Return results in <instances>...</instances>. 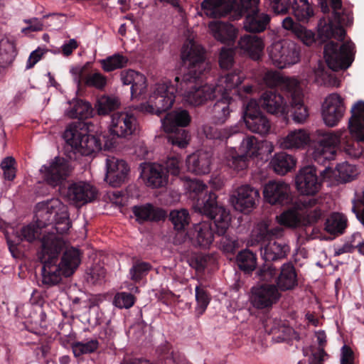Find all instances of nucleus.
Segmentation results:
<instances>
[{
    "mask_svg": "<svg viewBox=\"0 0 364 364\" xmlns=\"http://www.w3.org/2000/svg\"><path fill=\"white\" fill-rule=\"evenodd\" d=\"M244 79L243 75L237 70L221 75L215 85H214L216 94L229 95L228 92L237 88Z\"/></svg>",
    "mask_w": 364,
    "mask_h": 364,
    "instance_id": "nucleus-34",
    "label": "nucleus"
},
{
    "mask_svg": "<svg viewBox=\"0 0 364 364\" xmlns=\"http://www.w3.org/2000/svg\"><path fill=\"white\" fill-rule=\"evenodd\" d=\"M169 219L177 230H183L190 223V216L187 210H173L169 214Z\"/></svg>",
    "mask_w": 364,
    "mask_h": 364,
    "instance_id": "nucleus-56",
    "label": "nucleus"
},
{
    "mask_svg": "<svg viewBox=\"0 0 364 364\" xmlns=\"http://www.w3.org/2000/svg\"><path fill=\"white\" fill-rule=\"evenodd\" d=\"M128 62V58L120 53H115L100 60L103 70L107 73L126 67Z\"/></svg>",
    "mask_w": 364,
    "mask_h": 364,
    "instance_id": "nucleus-51",
    "label": "nucleus"
},
{
    "mask_svg": "<svg viewBox=\"0 0 364 364\" xmlns=\"http://www.w3.org/2000/svg\"><path fill=\"white\" fill-rule=\"evenodd\" d=\"M237 107V102L229 95H221L212 109L213 119L216 124H223Z\"/></svg>",
    "mask_w": 364,
    "mask_h": 364,
    "instance_id": "nucleus-30",
    "label": "nucleus"
},
{
    "mask_svg": "<svg viewBox=\"0 0 364 364\" xmlns=\"http://www.w3.org/2000/svg\"><path fill=\"white\" fill-rule=\"evenodd\" d=\"M132 212L136 220L139 223L147 220L159 221L164 219L166 216L164 210L150 203L135 205L132 208Z\"/></svg>",
    "mask_w": 364,
    "mask_h": 364,
    "instance_id": "nucleus-35",
    "label": "nucleus"
},
{
    "mask_svg": "<svg viewBox=\"0 0 364 364\" xmlns=\"http://www.w3.org/2000/svg\"><path fill=\"white\" fill-rule=\"evenodd\" d=\"M137 128L138 122L132 113L121 112L111 116L109 132L113 136L126 137L134 134Z\"/></svg>",
    "mask_w": 364,
    "mask_h": 364,
    "instance_id": "nucleus-16",
    "label": "nucleus"
},
{
    "mask_svg": "<svg viewBox=\"0 0 364 364\" xmlns=\"http://www.w3.org/2000/svg\"><path fill=\"white\" fill-rule=\"evenodd\" d=\"M120 79L123 85H131V95L133 98L146 92V78L143 74L133 70H126L121 72Z\"/></svg>",
    "mask_w": 364,
    "mask_h": 364,
    "instance_id": "nucleus-27",
    "label": "nucleus"
},
{
    "mask_svg": "<svg viewBox=\"0 0 364 364\" xmlns=\"http://www.w3.org/2000/svg\"><path fill=\"white\" fill-rule=\"evenodd\" d=\"M351 135L355 139L346 143L343 147L345 153L353 159L364 158V133Z\"/></svg>",
    "mask_w": 364,
    "mask_h": 364,
    "instance_id": "nucleus-48",
    "label": "nucleus"
},
{
    "mask_svg": "<svg viewBox=\"0 0 364 364\" xmlns=\"http://www.w3.org/2000/svg\"><path fill=\"white\" fill-rule=\"evenodd\" d=\"M40 229L41 228H38V227L36 228L33 224H29L22 227L19 231L16 232L14 240H12L10 237L7 238V242L10 250L12 251V248L15 247L22 241H26L28 242L34 241L40 234Z\"/></svg>",
    "mask_w": 364,
    "mask_h": 364,
    "instance_id": "nucleus-43",
    "label": "nucleus"
},
{
    "mask_svg": "<svg viewBox=\"0 0 364 364\" xmlns=\"http://www.w3.org/2000/svg\"><path fill=\"white\" fill-rule=\"evenodd\" d=\"M314 200L308 202H296L291 208L276 217L277 221L281 225L288 228L304 226V217L301 207H309Z\"/></svg>",
    "mask_w": 364,
    "mask_h": 364,
    "instance_id": "nucleus-24",
    "label": "nucleus"
},
{
    "mask_svg": "<svg viewBox=\"0 0 364 364\" xmlns=\"http://www.w3.org/2000/svg\"><path fill=\"white\" fill-rule=\"evenodd\" d=\"M316 78H321L322 82L325 85H329L334 87H338L339 80L334 75L328 73L323 64H318L314 70Z\"/></svg>",
    "mask_w": 364,
    "mask_h": 364,
    "instance_id": "nucleus-63",
    "label": "nucleus"
},
{
    "mask_svg": "<svg viewBox=\"0 0 364 364\" xmlns=\"http://www.w3.org/2000/svg\"><path fill=\"white\" fill-rule=\"evenodd\" d=\"M297 285L296 274L291 263H285L281 267V272L277 278V288L282 291L292 289Z\"/></svg>",
    "mask_w": 364,
    "mask_h": 364,
    "instance_id": "nucleus-40",
    "label": "nucleus"
},
{
    "mask_svg": "<svg viewBox=\"0 0 364 364\" xmlns=\"http://www.w3.org/2000/svg\"><path fill=\"white\" fill-rule=\"evenodd\" d=\"M346 108L343 98L337 93L328 95L322 105V117L326 125L333 127L343 117Z\"/></svg>",
    "mask_w": 364,
    "mask_h": 364,
    "instance_id": "nucleus-17",
    "label": "nucleus"
},
{
    "mask_svg": "<svg viewBox=\"0 0 364 364\" xmlns=\"http://www.w3.org/2000/svg\"><path fill=\"white\" fill-rule=\"evenodd\" d=\"M191 117L186 109H178L166 114L161 119L163 127L166 132L170 133L168 141L172 145L179 148H184L189 141L188 132L179 127H184L189 124Z\"/></svg>",
    "mask_w": 364,
    "mask_h": 364,
    "instance_id": "nucleus-7",
    "label": "nucleus"
},
{
    "mask_svg": "<svg viewBox=\"0 0 364 364\" xmlns=\"http://www.w3.org/2000/svg\"><path fill=\"white\" fill-rule=\"evenodd\" d=\"M85 83L88 87H92L97 90H102L107 85V77L99 72L89 74L85 80Z\"/></svg>",
    "mask_w": 364,
    "mask_h": 364,
    "instance_id": "nucleus-64",
    "label": "nucleus"
},
{
    "mask_svg": "<svg viewBox=\"0 0 364 364\" xmlns=\"http://www.w3.org/2000/svg\"><path fill=\"white\" fill-rule=\"evenodd\" d=\"M282 26L286 30L291 31L306 46L311 45L315 41L314 33L304 26L295 23L291 17H286L282 21Z\"/></svg>",
    "mask_w": 364,
    "mask_h": 364,
    "instance_id": "nucleus-37",
    "label": "nucleus"
},
{
    "mask_svg": "<svg viewBox=\"0 0 364 364\" xmlns=\"http://www.w3.org/2000/svg\"><path fill=\"white\" fill-rule=\"evenodd\" d=\"M346 31L343 28L337 26L330 18H321L318 24V36L321 41H326L331 38L343 41Z\"/></svg>",
    "mask_w": 364,
    "mask_h": 364,
    "instance_id": "nucleus-32",
    "label": "nucleus"
},
{
    "mask_svg": "<svg viewBox=\"0 0 364 364\" xmlns=\"http://www.w3.org/2000/svg\"><path fill=\"white\" fill-rule=\"evenodd\" d=\"M289 248L283 242H269L261 248V255L266 262L275 261L284 258Z\"/></svg>",
    "mask_w": 364,
    "mask_h": 364,
    "instance_id": "nucleus-38",
    "label": "nucleus"
},
{
    "mask_svg": "<svg viewBox=\"0 0 364 364\" xmlns=\"http://www.w3.org/2000/svg\"><path fill=\"white\" fill-rule=\"evenodd\" d=\"M256 256L251 251L245 250L237 255V263L239 268L245 272H250L256 267Z\"/></svg>",
    "mask_w": 364,
    "mask_h": 364,
    "instance_id": "nucleus-53",
    "label": "nucleus"
},
{
    "mask_svg": "<svg viewBox=\"0 0 364 364\" xmlns=\"http://www.w3.org/2000/svg\"><path fill=\"white\" fill-rule=\"evenodd\" d=\"M314 200V203L309 207H301L303 212L304 226L310 225L317 223L322 217L324 210L322 209L321 200L318 198H309L301 200L300 202H308Z\"/></svg>",
    "mask_w": 364,
    "mask_h": 364,
    "instance_id": "nucleus-39",
    "label": "nucleus"
},
{
    "mask_svg": "<svg viewBox=\"0 0 364 364\" xmlns=\"http://www.w3.org/2000/svg\"><path fill=\"white\" fill-rule=\"evenodd\" d=\"M151 269L149 262L137 261L129 269L130 279L134 282L140 281Z\"/></svg>",
    "mask_w": 364,
    "mask_h": 364,
    "instance_id": "nucleus-59",
    "label": "nucleus"
},
{
    "mask_svg": "<svg viewBox=\"0 0 364 364\" xmlns=\"http://www.w3.org/2000/svg\"><path fill=\"white\" fill-rule=\"evenodd\" d=\"M211 34L214 38L222 43H230L236 38V29L230 23L213 21L208 25Z\"/></svg>",
    "mask_w": 364,
    "mask_h": 364,
    "instance_id": "nucleus-36",
    "label": "nucleus"
},
{
    "mask_svg": "<svg viewBox=\"0 0 364 364\" xmlns=\"http://www.w3.org/2000/svg\"><path fill=\"white\" fill-rule=\"evenodd\" d=\"M336 171L339 180L344 183L350 181L357 175L355 167L347 162L338 164Z\"/></svg>",
    "mask_w": 364,
    "mask_h": 364,
    "instance_id": "nucleus-61",
    "label": "nucleus"
},
{
    "mask_svg": "<svg viewBox=\"0 0 364 364\" xmlns=\"http://www.w3.org/2000/svg\"><path fill=\"white\" fill-rule=\"evenodd\" d=\"M212 154L208 151H200L190 155L186 160L188 168L196 174H206L210 171Z\"/></svg>",
    "mask_w": 364,
    "mask_h": 364,
    "instance_id": "nucleus-31",
    "label": "nucleus"
},
{
    "mask_svg": "<svg viewBox=\"0 0 364 364\" xmlns=\"http://www.w3.org/2000/svg\"><path fill=\"white\" fill-rule=\"evenodd\" d=\"M189 234L192 244L196 247L208 248L213 242L214 235L209 222L194 225Z\"/></svg>",
    "mask_w": 364,
    "mask_h": 364,
    "instance_id": "nucleus-28",
    "label": "nucleus"
},
{
    "mask_svg": "<svg viewBox=\"0 0 364 364\" xmlns=\"http://www.w3.org/2000/svg\"><path fill=\"white\" fill-rule=\"evenodd\" d=\"M346 226V219L339 213H333L326 222L327 232L335 234L341 233Z\"/></svg>",
    "mask_w": 364,
    "mask_h": 364,
    "instance_id": "nucleus-57",
    "label": "nucleus"
},
{
    "mask_svg": "<svg viewBox=\"0 0 364 364\" xmlns=\"http://www.w3.org/2000/svg\"><path fill=\"white\" fill-rule=\"evenodd\" d=\"M244 121L247 128L252 132L264 136L269 132L271 124L269 119L259 109L255 100H250L244 112Z\"/></svg>",
    "mask_w": 364,
    "mask_h": 364,
    "instance_id": "nucleus-14",
    "label": "nucleus"
},
{
    "mask_svg": "<svg viewBox=\"0 0 364 364\" xmlns=\"http://www.w3.org/2000/svg\"><path fill=\"white\" fill-rule=\"evenodd\" d=\"M120 105L118 98L111 96H102L95 105L100 115H107L110 112L117 109Z\"/></svg>",
    "mask_w": 364,
    "mask_h": 364,
    "instance_id": "nucleus-54",
    "label": "nucleus"
},
{
    "mask_svg": "<svg viewBox=\"0 0 364 364\" xmlns=\"http://www.w3.org/2000/svg\"><path fill=\"white\" fill-rule=\"evenodd\" d=\"M349 129L351 134L364 133V101L357 102L351 108Z\"/></svg>",
    "mask_w": 364,
    "mask_h": 364,
    "instance_id": "nucleus-44",
    "label": "nucleus"
},
{
    "mask_svg": "<svg viewBox=\"0 0 364 364\" xmlns=\"http://www.w3.org/2000/svg\"><path fill=\"white\" fill-rule=\"evenodd\" d=\"M82 122L70 124L65 129L63 137L69 145L77 152L85 156H89L100 151L104 147L108 149L112 145L111 141L107 140L105 134H87Z\"/></svg>",
    "mask_w": 364,
    "mask_h": 364,
    "instance_id": "nucleus-4",
    "label": "nucleus"
},
{
    "mask_svg": "<svg viewBox=\"0 0 364 364\" xmlns=\"http://www.w3.org/2000/svg\"><path fill=\"white\" fill-rule=\"evenodd\" d=\"M141 178L147 186L154 188L165 186L168 183V174L164 167L156 163H145L141 165Z\"/></svg>",
    "mask_w": 364,
    "mask_h": 364,
    "instance_id": "nucleus-21",
    "label": "nucleus"
},
{
    "mask_svg": "<svg viewBox=\"0 0 364 364\" xmlns=\"http://www.w3.org/2000/svg\"><path fill=\"white\" fill-rule=\"evenodd\" d=\"M236 0H203L201 8L204 14L210 18H222L230 14L232 17Z\"/></svg>",
    "mask_w": 364,
    "mask_h": 364,
    "instance_id": "nucleus-25",
    "label": "nucleus"
},
{
    "mask_svg": "<svg viewBox=\"0 0 364 364\" xmlns=\"http://www.w3.org/2000/svg\"><path fill=\"white\" fill-rule=\"evenodd\" d=\"M315 169L311 166L303 168L296 176V186L303 195H314L321 188Z\"/></svg>",
    "mask_w": 364,
    "mask_h": 364,
    "instance_id": "nucleus-22",
    "label": "nucleus"
},
{
    "mask_svg": "<svg viewBox=\"0 0 364 364\" xmlns=\"http://www.w3.org/2000/svg\"><path fill=\"white\" fill-rule=\"evenodd\" d=\"M16 56L15 45L12 40L6 36L0 38V66L10 65Z\"/></svg>",
    "mask_w": 364,
    "mask_h": 364,
    "instance_id": "nucleus-47",
    "label": "nucleus"
},
{
    "mask_svg": "<svg viewBox=\"0 0 364 364\" xmlns=\"http://www.w3.org/2000/svg\"><path fill=\"white\" fill-rule=\"evenodd\" d=\"M71 171L68 161L61 157H55L40 169L43 181L53 188L63 185Z\"/></svg>",
    "mask_w": 364,
    "mask_h": 364,
    "instance_id": "nucleus-12",
    "label": "nucleus"
},
{
    "mask_svg": "<svg viewBox=\"0 0 364 364\" xmlns=\"http://www.w3.org/2000/svg\"><path fill=\"white\" fill-rule=\"evenodd\" d=\"M270 333L275 336L274 338L277 341H283L291 338L295 331L292 328L284 323H280V321H275V324L270 328Z\"/></svg>",
    "mask_w": 364,
    "mask_h": 364,
    "instance_id": "nucleus-60",
    "label": "nucleus"
},
{
    "mask_svg": "<svg viewBox=\"0 0 364 364\" xmlns=\"http://www.w3.org/2000/svg\"><path fill=\"white\" fill-rule=\"evenodd\" d=\"M251 293V304L258 309L272 307L281 297L277 287L270 284H263L253 287Z\"/></svg>",
    "mask_w": 364,
    "mask_h": 364,
    "instance_id": "nucleus-15",
    "label": "nucleus"
},
{
    "mask_svg": "<svg viewBox=\"0 0 364 364\" xmlns=\"http://www.w3.org/2000/svg\"><path fill=\"white\" fill-rule=\"evenodd\" d=\"M216 199L217 196L215 193L205 194L202 199H197L193 208L196 212L213 220L216 233L218 235H223L230 226L231 219L229 212L225 208L219 206Z\"/></svg>",
    "mask_w": 364,
    "mask_h": 364,
    "instance_id": "nucleus-6",
    "label": "nucleus"
},
{
    "mask_svg": "<svg viewBox=\"0 0 364 364\" xmlns=\"http://www.w3.org/2000/svg\"><path fill=\"white\" fill-rule=\"evenodd\" d=\"M96 196V188L90 183L85 181L70 183L65 193L68 200L76 206L92 201Z\"/></svg>",
    "mask_w": 364,
    "mask_h": 364,
    "instance_id": "nucleus-18",
    "label": "nucleus"
},
{
    "mask_svg": "<svg viewBox=\"0 0 364 364\" xmlns=\"http://www.w3.org/2000/svg\"><path fill=\"white\" fill-rule=\"evenodd\" d=\"M291 9L294 16L300 22H308L314 16L313 8L308 0H293Z\"/></svg>",
    "mask_w": 364,
    "mask_h": 364,
    "instance_id": "nucleus-49",
    "label": "nucleus"
},
{
    "mask_svg": "<svg viewBox=\"0 0 364 364\" xmlns=\"http://www.w3.org/2000/svg\"><path fill=\"white\" fill-rule=\"evenodd\" d=\"M181 59L188 63V72L181 78L176 77L174 82L183 100L191 106L198 107L216 97L214 85H198V80L209 68L203 48L193 40L186 41L182 48Z\"/></svg>",
    "mask_w": 364,
    "mask_h": 364,
    "instance_id": "nucleus-1",
    "label": "nucleus"
},
{
    "mask_svg": "<svg viewBox=\"0 0 364 364\" xmlns=\"http://www.w3.org/2000/svg\"><path fill=\"white\" fill-rule=\"evenodd\" d=\"M63 245L60 237L52 235L41 240V250L38 258L43 264L41 269L42 284L46 287L58 284L62 277H70L78 267L81 262L79 250L70 247L65 250L58 262V257Z\"/></svg>",
    "mask_w": 364,
    "mask_h": 364,
    "instance_id": "nucleus-2",
    "label": "nucleus"
},
{
    "mask_svg": "<svg viewBox=\"0 0 364 364\" xmlns=\"http://www.w3.org/2000/svg\"><path fill=\"white\" fill-rule=\"evenodd\" d=\"M106 181L113 187H118L125 182L129 168L122 159L114 156L106 159Z\"/></svg>",
    "mask_w": 364,
    "mask_h": 364,
    "instance_id": "nucleus-20",
    "label": "nucleus"
},
{
    "mask_svg": "<svg viewBox=\"0 0 364 364\" xmlns=\"http://www.w3.org/2000/svg\"><path fill=\"white\" fill-rule=\"evenodd\" d=\"M196 299L197 301L196 312L198 315H201L205 311L210 302V296L206 290L200 286L196 287Z\"/></svg>",
    "mask_w": 364,
    "mask_h": 364,
    "instance_id": "nucleus-62",
    "label": "nucleus"
},
{
    "mask_svg": "<svg viewBox=\"0 0 364 364\" xmlns=\"http://www.w3.org/2000/svg\"><path fill=\"white\" fill-rule=\"evenodd\" d=\"M236 0L234 4V9L231 20L235 21L241 18L245 14L252 11H257L259 9L260 0Z\"/></svg>",
    "mask_w": 364,
    "mask_h": 364,
    "instance_id": "nucleus-50",
    "label": "nucleus"
},
{
    "mask_svg": "<svg viewBox=\"0 0 364 364\" xmlns=\"http://www.w3.org/2000/svg\"><path fill=\"white\" fill-rule=\"evenodd\" d=\"M203 132L206 138L210 139H220L224 140L228 139L230 136L240 132V127L235 124L223 129H218L215 127L210 125H204L203 127Z\"/></svg>",
    "mask_w": 364,
    "mask_h": 364,
    "instance_id": "nucleus-45",
    "label": "nucleus"
},
{
    "mask_svg": "<svg viewBox=\"0 0 364 364\" xmlns=\"http://www.w3.org/2000/svg\"><path fill=\"white\" fill-rule=\"evenodd\" d=\"M243 28L250 33H261L265 31L270 22V16L259 9L245 14Z\"/></svg>",
    "mask_w": 364,
    "mask_h": 364,
    "instance_id": "nucleus-29",
    "label": "nucleus"
},
{
    "mask_svg": "<svg viewBox=\"0 0 364 364\" xmlns=\"http://www.w3.org/2000/svg\"><path fill=\"white\" fill-rule=\"evenodd\" d=\"M354 44L347 41L342 46L330 41L324 46V58L328 68L337 71L347 69L353 61Z\"/></svg>",
    "mask_w": 364,
    "mask_h": 364,
    "instance_id": "nucleus-10",
    "label": "nucleus"
},
{
    "mask_svg": "<svg viewBox=\"0 0 364 364\" xmlns=\"http://www.w3.org/2000/svg\"><path fill=\"white\" fill-rule=\"evenodd\" d=\"M290 186L282 181H269L263 189L264 200L271 205H284L290 200Z\"/></svg>",
    "mask_w": 364,
    "mask_h": 364,
    "instance_id": "nucleus-19",
    "label": "nucleus"
},
{
    "mask_svg": "<svg viewBox=\"0 0 364 364\" xmlns=\"http://www.w3.org/2000/svg\"><path fill=\"white\" fill-rule=\"evenodd\" d=\"M270 165L274 172L283 176L295 166L296 160L291 155L280 152L274 154L270 161Z\"/></svg>",
    "mask_w": 364,
    "mask_h": 364,
    "instance_id": "nucleus-42",
    "label": "nucleus"
},
{
    "mask_svg": "<svg viewBox=\"0 0 364 364\" xmlns=\"http://www.w3.org/2000/svg\"><path fill=\"white\" fill-rule=\"evenodd\" d=\"M225 158L227 166L235 171L244 170L248 166V157L241 151L238 153L234 148L227 150Z\"/></svg>",
    "mask_w": 364,
    "mask_h": 364,
    "instance_id": "nucleus-46",
    "label": "nucleus"
},
{
    "mask_svg": "<svg viewBox=\"0 0 364 364\" xmlns=\"http://www.w3.org/2000/svg\"><path fill=\"white\" fill-rule=\"evenodd\" d=\"M282 91L290 98L289 112L296 123H304L309 117L307 108L303 102V93L297 80H286L283 82Z\"/></svg>",
    "mask_w": 364,
    "mask_h": 364,
    "instance_id": "nucleus-11",
    "label": "nucleus"
},
{
    "mask_svg": "<svg viewBox=\"0 0 364 364\" xmlns=\"http://www.w3.org/2000/svg\"><path fill=\"white\" fill-rule=\"evenodd\" d=\"M262 107L268 113L276 115H287L289 113V106L283 96L276 91L264 92L260 99Z\"/></svg>",
    "mask_w": 364,
    "mask_h": 364,
    "instance_id": "nucleus-23",
    "label": "nucleus"
},
{
    "mask_svg": "<svg viewBox=\"0 0 364 364\" xmlns=\"http://www.w3.org/2000/svg\"><path fill=\"white\" fill-rule=\"evenodd\" d=\"M92 112L90 104L82 100H77L73 107L67 110L66 114L70 118L87 119L91 116Z\"/></svg>",
    "mask_w": 364,
    "mask_h": 364,
    "instance_id": "nucleus-52",
    "label": "nucleus"
},
{
    "mask_svg": "<svg viewBox=\"0 0 364 364\" xmlns=\"http://www.w3.org/2000/svg\"><path fill=\"white\" fill-rule=\"evenodd\" d=\"M310 134L305 129L289 131L286 136L278 139L279 147L282 149H302L310 142Z\"/></svg>",
    "mask_w": 364,
    "mask_h": 364,
    "instance_id": "nucleus-26",
    "label": "nucleus"
},
{
    "mask_svg": "<svg viewBox=\"0 0 364 364\" xmlns=\"http://www.w3.org/2000/svg\"><path fill=\"white\" fill-rule=\"evenodd\" d=\"M284 228L279 225L269 228L266 223L257 225V230L253 232L252 239L257 242H265L274 238H279L283 235Z\"/></svg>",
    "mask_w": 364,
    "mask_h": 364,
    "instance_id": "nucleus-41",
    "label": "nucleus"
},
{
    "mask_svg": "<svg viewBox=\"0 0 364 364\" xmlns=\"http://www.w3.org/2000/svg\"><path fill=\"white\" fill-rule=\"evenodd\" d=\"M238 46L252 60H257L263 53L264 44L263 40L257 36L245 35L239 40Z\"/></svg>",
    "mask_w": 364,
    "mask_h": 364,
    "instance_id": "nucleus-33",
    "label": "nucleus"
},
{
    "mask_svg": "<svg viewBox=\"0 0 364 364\" xmlns=\"http://www.w3.org/2000/svg\"><path fill=\"white\" fill-rule=\"evenodd\" d=\"M99 347V342L96 339H92L87 342H75L72 344L73 352L75 357L83 354L92 353Z\"/></svg>",
    "mask_w": 364,
    "mask_h": 364,
    "instance_id": "nucleus-58",
    "label": "nucleus"
},
{
    "mask_svg": "<svg viewBox=\"0 0 364 364\" xmlns=\"http://www.w3.org/2000/svg\"><path fill=\"white\" fill-rule=\"evenodd\" d=\"M259 198L258 189L250 185L244 184L232 191L230 201L236 210L247 213L255 208Z\"/></svg>",
    "mask_w": 364,
    "mask_h": 364,
    "instance_id": "nucleus-13",
    "label": "nucleus"
},
{
    "mask_svg": "<svg viewBox=\"0 0 364 364\" xmlns=\"http://www.w3.org/2000/svg\"><path fill=\"white\" fill-rule=\"evenodd\" d=\"M262 143L255 136H248L242 139L240 150L247 157L256 156L259 154Z\"/></svg>",
    "mask_w": 364,
    "mask_h": 364,
    "instance_id": "nucleus-55",
    "label": "nucleus"
},
{
    "mask_svg": "<svg viewBox=\"0 0 364 364\" xmlns=\"http://www.w3.org/2000/svg\"><path fill=\"white\" fill-rule=\"evenodd\" d=\"M176 93H178V86H176V82L167 81L157 83L148 102L136 106L135 109L144 114L160 115L173 106Z\"/></svg>",
    "mask_w": 364,
    "mask_h": 364,
    "instance_id": "nucleus-5",
    "label": "nucleus"
},
{
    "mask_svg": "<svg viewBox=\"0 0 364 364\" xmlns=\"http://www.w3.org/2000/svg\"><path fill=\"white\" fill-rule=\"evenodd\" d=\"M267 51L272 64L280 69L294 65L300 60L299 46L289 40L272 42Z\"/></svg>",
    "mask_w": 364,
    "mask_h": 364,
    "instance_id": "nucleus-9",
    "label": "nucleus"
},
{
    "mask_svg": "<svg viewBox=\"0 0 364 364\" xmlns=\"http://www.w3.org/2000/svg\"><path fill=\"white\" fill-rule=\"evenodd\" d=\"M343 132H318V139L312 146L311 153L314 161L319 164L326 165L330 161L334 160L336 155V148L341 143Z\"/></svg>",
    "mask_w": 364,
    "mask_h": 364,
    "instance_id": "nucleus-8",
    "label": "nucleus"
},
{
    "mask_svg": "<svg viewBox=\"0 0 364 364\" xmlns=\"http://www.w3.org/2000/svg\"><path fill=\"white\" fill-rule=\"evenodd\" d=\"M35 218L38 228L52 225L50 232L43 238L52 235L60 237L56 234H65L70 228L68 207L58 198L38 203L36 206Z\"/></svg>",
    "mask_w": 364,
    "mask_h": 364,
    "instance_id": "nucleus-3",
    "label": "nucleus"
}]
</instances>
